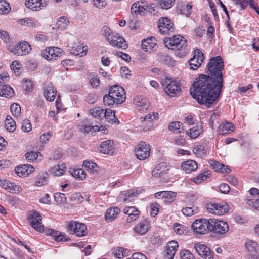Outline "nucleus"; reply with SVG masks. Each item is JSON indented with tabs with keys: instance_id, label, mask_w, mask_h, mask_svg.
<instances>
[{
	"instance_id": "obj_1",
	"label": "nucleus",
	"mask_w": 259,
	"mask_h": 259,
	"mask_svg": "<svg viewBox=\"0 0 259 259\" xmlns=\"http://www.w3.org/2000/svg\"><path fill=\"white\" fill-rule=\"evenodd\" d=\"M208 75L201 74L191 85L190 92L200 104L210 108L220 94L223 83L222 70L224 66H207Z\"/></svg>"
},
{
	"instance_id": "obj_2",
	"label": "nucleus",
	"mask_w": 259,
	"mask_h": 259,
	"mask_svg": "<svg viewBox=\"0 0 259 259\" xmlns=\"http://www.w3.org/2000/svg\"><path fill=\"white\" fill-rule=\"evenodd\" d=\"M163 43L166 47L172 50H183L187 47L186 40L179 35L165 37L163 39Z\"/></svg>"
},
{
	"instance_id": "obj_3",
	"label": "nucleus",
	"mask_w": 259,
	"mask_h": 259,
	"mask_svg": "<svg viewBox=\"0 0 259 259\" xmlns=\"http://www.w3.org/2000/svg\"><path fill=\"white\" fill-rule=\"evenodd\" d=\"M161 84L164 88L165 92L171 96H176L181 91L179 83L176 80L165 76L164 79H161Z\"/></svg>"
},
{
	"instance_id": "obj_4",
	"label": "nucleus",
	"mask_w": 259,
	"mask_h": 259,
	"mask_svg": "<svg viewBox=\"0 0 259 259\" xmlns=\"http://www.w3.org/2000/svg\"><path fill=\"white\" fill-rule=\"evenodd\" d=\"M209 221V231L211 232L217 234H224L229 230V226L226 222L215 219H210Z\"/></svg>"
},
{
	"instance_id": "obj_5",
	"label": "nucleus",
	"mask_w": 259,
	"mask_h": 259,
	"mask_svg": "<svg viewBox=\"0 0 259 259\" xmlns=\"http://www.w3.org/2000/svg\"><path fill=\"white\" fill-rule=\"evenodd\" d=\"M206 207L209 212L219 215H223L229 211L228 205L224 202L218 203H208Z\"/></svg>"
},
{
	"instance_id": "obj_6",
	"label": "nucleus",
	"mask_w": 259,
	"mask_h": 259,
	"mask_svg": "<svg viewBox=\"0 0 259 259\" xmlns=\"http://www.w3.org/2000/svg\"><path fill=\"white\" fill-rule=\"evenodd\" d=\"M63 50L61 48L51 47L45 49L41 53L42 58L48 60L53 61L58 59L62 55Z\"/></svg>"
},
{
	"instance_id": "obj_7",
	"label": "nucleus",
	"mask_w": 259,
	"mask_h": 259,
	"mask_svg": "<svg viewBox=\"0 0 259 259\" xmlns=\"http://www.w3.org/2000/svg\"><path fill=\"white\" fill-rule=\"evenodd\" d=\"M150 145L145 142H140L135 147V153L136 157L141 160H145L150 155Z\"/></svg>"
},
{
	"instance_id": "obj_8",
	"label": "nucleus",
	"mask_w": 259,
	"mask_h": 259,
	"mask_svg": "<svg viewBox=\"0 0 259 259\" xmlns=\"http://www.w3.org/2000/svg\"><path fill=\"white\" fill-rule=\"evenodd\" d=\"M209 220H196L192 224V228L195 232L200 234H203L209 231Z\"/></svg>"
},
{
	"instance_id": "obj_9",
	"label": "nucleus",
	"mask_w": 259,
	"mask_h": 259,
	"mask_svg": "<svg viewBox=\"0 0 259 259\" xmlns=\"http://www.w3.org/2000/svg\"><path fill=\"white\" fill-rule=\"evenodd\" d=\"M158 28L162 34L169 35L174 31V24L166 17H162L159 19Z\"/></svg>"
},
{
	"instance_id": "obj_10",
	"label": "nucleus",
	"mask_w": 259,
	"mask_h": 259,
	"mask_svg": "<svg viewBox=\"0 0 259 259\" xmlns=\"http://www.w3.org/2000/svg\"><path fill=\"white\" fill-rule=\"evenodd\" d=\"M158 116V114L157 113L155 114L154 113H152V114L149 113L144 117H141V130L144 132L151 130L153 127L152 121L154 119H156Z\"/></svg>"
},
{
	"instance_id": "obj_11",
	"label": "nucleus",
	"mask_w": 259,
	"mask_h": 259,
	"mask_svg": "<svg viewBox=\"0 0 259 259\" xmlns=\"http://www.w3.org/2000/svg\"><path fill=\"white\" fill-rule=\"evenodd\" d=\"M194 248L197 253L204 259H214V252L205 244L199 243L195 244Z\"/></svg>"
},
{
	"instance_id": "obj_12",
	"label": "nucleus",
	"mask_w": 259,
	"mask_h": 259,
	"mask_svg": "<svg viewBox=\"0 0 259 259\" xmlns=\"http://www.w3.org/2000/svg\"><path fill=\"white\" fill-rule=\"evenodd\" d=\"M68 230L73 231L78 237L84 236L87 233L86 226L83 223L76 222H69Z\"/></svg>"
},
{
	"instance_id": "obj_13",
	"label": "nucleus",
	"mask_w": 259,
	"mask_h": 259,
	"mask_svg": "<svg viewBox=\"0 0 259 259\" xmlns=\"http://www.w3.org/2000/svg\"><path fill=\"white\" fill-rule=\"evenodd\" d=\"M110 94L116 99L118 103H122L125 100V93L123 88L118 85L110 87L109 90Z\"/></svg>"
},
{
	"instance_id": "obj_14",
	"label": "nucleus",
	"mask_w": 259,
	"mask_h": 259,
	"mask_svg": "<svg viewBox=\"0 0 259 259\" xmlns=\"http://www.w3.org/2000/svg\"><path fill=\"white\" fill-rule=\"evenodd\" d=\"M31 226L36 230L41 231L43 229L40 214L36 211L33 212L28 217Z\"/></svg>"
},
{
	"instance_id": "obj_15",
	"label": "nucleus",
	"mask_w": 259,
	"mask_h": 259,
	"mask_svg": "<svg viewBox=\"0 0 259 259\" xmlns=\"http://www.w3.org/2000/svg\"><path fill=\"white\" fill-rule=\"evenodd\" d=\"M31 50V46L27 42L23 41L14 46L12 52L17 55H25L29 53Z\"/></svg>"
},
{
	"instance_id": "obj_16",
	"label": "nucleus",
	"mask_w": 259,
	"mask_h": 259,
	"mask_svg": "<svg viewBox=\"0 0 259 259\" xmlns=\"http://www.w3.org/2000/svg\"><path fill=\"white\" fill-rule=\"evenodd\" d=\"M25 6L28 8L33 11H38L46 7L48 0H26Z\"/></svg>"
},
{
	"instance_id": "obj_17",
	"label": "nucleus",
	"mask_w": 259,
	"mask_h": 259,
	"mask_svg": "<svg viewBox=\"0 0 259 259\" xmlns=\"http://www.w3.org/2000/svg\"><path fill=\"white\" fill-rule=\"evenodd\" d=\"M57 91L51 82H45L44 84V94L47 100L52 101L56 97Z\"/></svg>"
},
{
	"instance_id": "obj_18",
	"label": "nucleus",
	"mask_w": 259,
	"mask_h": 259,
	"mask_svg": "<svg viewBox=\"0 0 259 259\" xmlns=\"http://www.w3.org/2000/svg\"><path fill=\"white\" fill-rule=\"evenodd\" d=\"M108 42L113 47L122 49H125L127 47V44L126 43L124 39L117 33L112 34V38H111Z\"/></svg>"
},
{
	"instance_id": "obj_19",
	"label": "nucleus",
	"mask_w": 259,
	"mask_h": 259,
	"mask_svg": "<svg viewBox=\"0 0 259 259\" xmlns=\"http://www.w3.org/2000/svg\"><path fill=\"white\" fill-rule=\"evenodd\" d=\"M178 247V243L177 242L175 241L169 242L165 250L166 259H173Z\"/></svg>"
},
{
	"instance_id": "obj_20",
	"label": "nucleus",
	"mask_w": 259,
	"mask_h": 259,
	"mask_svg": "<svg viewBox=\"0 0 259 259\" xmlns=\"http://www.w3.org/2000/svg\"><path fill=\"white\" fill-rule=\"evenodd\" d=\"M1 186L11 193L20 192L21 188L19 185H15L7 180H0Z\"/></svg>"
},
{
	"instance_id": "obj_21",
	"label": "nucleus",
	"mask_w": 259,
	"mask_h": 259,
	"mask_svg": "<svg viewBox=\"0 0 259 259\" xmlns=\"http://www.w3.org/2000/svg\"><path fill=\"white\" fill-rule=\"evenodd\" d=\"M114 143L110 140L103 141L100 145V151L106 154L113 153Z\"/></svg>"
},
{
	"instance_id": "obj_22",
	"label": "nucleus",
	"mask_w": 259,
	"mask_h": 259,
	"mask_svg": "<svg viewBox=\"0 0 259 259\" xmlns=\"http://www.w3.org/2000/svg\"><path fill=\"white\" fill-rule=\"evenodd\" d=\"M168 166L164 162L157 164L152 172V175L154 177H162L167 173L168 170Z\"/></svg>"
},
{
	"instance_id": "obj_23",
	"label": "nucleus",
	"mask_w": 259,
	"mask_h": 259,
	"mask_svg": "<svg viewBox=\"0 0 259 259\" xmlns=\"http://www.w3.org/2000/svg\"><path fill=\"white\" fill-rule=\"evenodd\" d=\"M149 228V222L145 219L140 221L135 227L134 230L137 234L143 235L148 231Z\"/></svg>"
},
{
	"instance_id": "obj_24",
	"label": "nucleus",
	"mask_w": 259,
	"mask_h": 259,
	"mask_svg": "<svg viewBox=\"0 0 259 259\" xmlns=\"http://www.w3.org/2000/svg\"><path fill=\"white\" fill-rule=\"evenodd\" d=\"M181 167L186 173L190 174L195 171L198 168V165L195 161L189 160L183 162L181 164Z\"/></svg>"
},
{
	"instance_id": "obj_25",
	"label": "nucleus",
	"mask_w": 259,
	"mask_h": 259,
	"mask_svg": "<svg viewBox=\"0 0 259 259\" xmlns=\"http://www.w3.org/2000/svg\"><path fill=\"white\" fill-rule=\"evenodd\" d=\"M204 57L203 54L200 51L199 49H196L194 52L193 57L189 60V65H197L195 63H193L194 61L195 62L198 63V65H201L203 62Z\"/></svg>"
},
{
	"instance_id": "obj_26",
	"label": "nucleus",
	"mask_w": 259,
	"mask_h": 259,
	"mask_svg": "<svg viewBox=\"0 0 259 259\" xmlns=\"http://www.w3.org/2000/svg\"><path fill=\"white\" fill-rule=\"evenodd\" d=\"M120 211L117 207L108 208L105 214V219L107 221H113Z\"/></svg>"
},
{
	"instance_id": "obj_27",
	"label": "nucleus",
	"mask_w": 259,
	"mask_h": 259,
	"mask_svg": "<svg viewBox=\"0 0 259 259\" xmlns=\"http://www.w3.org/2000/svg\"><path fill=\"white\" fill-rule=\"evenodd\" d=\"M153 40L155 41V39L154 37H151L150 38H147L142 40L141 43L142 48L146 52H151L156 46V43L153 42Z\"/></svg>"
},
{
	"instance_id": "obj_28",
	"label": "nucleus",
	"mask_w": 259,
	"mask_h": 259,
	"mask_svg": "<svg viewBox=\"0 0 259 259\" xmlns=\"http://www.w3.org/2000/svg\"><path fill=\"white\" fill-rule=\"evenodd\" d=\"M14 94L13 89L9 85L0 84V96L11 97Z\"/></svg>"
},
{
	"instance_id": "obj_29",
	"label": "nucleus",
	"mask_w": 259,
	"mask_h": 259,
	"mask_svg": "<svg viewBox=\"0 0 259 259\" xmlns=\"http://www.w3.org/2000/svg\"><path fill=\"white\" fill-rule=\"evenodd\" d=\"M87 46L83 44L76 45L72 47L71 53L75 55L83 56L85 55L87 51Z\"/></svg>"
},
{
	"instance_id": "obj_30",
	"label": "nucleus",
	"mask_w": 259,
	"mask_h": 259,
	"mask_svg": "<svg viewBox=\"0 0 259 259\" xmlns=\"http://www.w3.org/2000/svg\"><path fill=\"white\" fill-rule=\"evenodd\" d=\"M202 132V125L199 124L189 129L186 134L191 139H195L198 137Z\"/></svg>"
},
{
	"instance_id": "obj_31",
	"label": "nucleus",
	"mask_w": 259,
	"mask_h": 259,
	"mask_svg": "<svg viewBox=\"0 0 259 259\" xmlns=\"http://www.w3.org/2000/svg\"><path fill=\"white\" fill-rule=\"evenodd\" d=\"M134 102L137 106L142 107V110L148 109L149 103L145 98L141 96H136L134 99Z\"/></svg>"
},
{
	"instance_id": "obj_32",
	"label": "nucleus",
	"mask_w": 259,
	"mask_h": 259,
	"mask_svg": "<svg viewBox=\"0 0 259 259\" xmlns=\"http://www.w3.org/2000/svg\"><path fill=\"white\" fill-rule=\"evenodd\" d=\"M69 25V21L66 16H61L58 18L56 22V26L58 29L64 30Z\"/></svg>"
},
{
	"instance_id": "obj_33",
	"label": "nucleus",
	"mask_w": 259,
	"mask_h": 259,
	"mask_svg": "<svg viewBox=\"0 0 259 259\" xmlns=\"http://www.w3.org/2000/svg\"><path fill=\"white\" fill-rule=\"evenodd\" d=\"M183 124L182 122L179 121H173L171 122L168 124V130L176 134L180 133L181 132V129H182Z\"/></svg>"
},
{
	"instance_id": "obj_34",
	"label": "nucleus",
	"mask_w": 259,
	"mask_h": 259,
	"mask_svg": "<svg viewBox=\"0 0 259 259\" xmlns=\"http://www.w3.org/2000/svg\"><path fill=\"white\" fill-rule=\"evenodd\" d=\"M5 126L6 130L10 132H14L16 127L15 121L9 116H7L5 121Z\"/></svg>"
},
{
	"instance_id": "obj_35",
	"label": "nucleus",
	"mask_w": 259,
	"mask_h": 259,
	"mask_svg": "<svg viewBox=\"0 0 259 259\" xmlns=\"http://www.w3.org/2000/svg\"><path fill=\"white\" fill-rule=\"evenodd\" d=\"M193 152L198 157H203L206 155V149L203 145H197L193 149Z\"/></svg>"
},
{
	"instance_id": "obj_36",
	"label": "nucleus",
	"mask_w": 259,
	"mask_h": 259,
	"mask_svg": "<svg viewBox=\"0 0 259 259\" xmlns=\"http://www.w3.org/2000/svg\"><path fill=\"white\" fill-rule=\"evenodd\" d=\"M70 172L73 177L77 179L82 180L85 178V172L81 169L71 168Z\"/></svg>"
},
{
	"instance_id": "obj_37",
	"label": "nucleus",
	"mask_w": 259,
	"mask_h": 259,
	"mask_svg": "<svg viewBox=\"0 0 259 259\" xmlns=\"http://www.w3.org/2000/svg\"><path fill=\"white\" fill-rule=\"evenodd\" d=\"M103 117L108 119L109 121H111L112 122L119 123L118 119L115 117V112L110 109H106L103 113Z\"/></svg>"
},
{
	"instance_id": "obj_38",
	"label": "nucleus",
	"mask_w": 259,
	"mask_h": 259,
	"mask_svg": "<svg viewBox=\"0 0 259 259\" xmlns=\"http://www.w3.org/2000/svg\"><path fill=\"white\" fill-rule=\"evenodd\" d=\"M66 170V166L64 164H61V165H57L54 166L51 169V172L54 176H60L64 174Z\"/></svg>"
},
{
	"instance_id": "obj_39",
	"label": "nucleus",
	"mask_w": 259,
	"mask_h": 259,
	"mask_svg": "<svg viewBox=\"0 0 259 259\" xmlns=\"http://www.w3.org/2000/svg\"><path fill=\"white\" fill-rule=\"evenodd\" d=\"M234 130V126L232 123L226 122L223 125L222 128L219 130V134L221 135H226L230 132H233Z\"/></svg>"
},
{
	"instance_id": "obj_40",
	"label": "nucleus",
	"mask_w": 259,
	"mask_h": 259,
	"mask_svg": "<svg viewBox=\"0 0 259 259\" xmlns=\"http://www.w3.org/2000/svg\"><path fill=\"white\" fill-rule=\"evenodd\" d=\"M48 181V175L47 173L39 174L35 179V184L37 186H41L46 185Z\"/></svg>"
},
{
	"instance_id": "obj_41",
	"label": "nucleus",
	"mask_w": 259,
	"mask_h": 259,
	"mask_svg": "<svg viewBox=\"0 0 259 259\" xmlns=\"http://www.w3.org/2000/svg\"><path fill=\"white\" fill-rule=\"evenodd\" d=\"M103 102L105 105L111 106L114 104H118L119 103L116 102V99L108 92V94L104 95L103 97Z\"/></svg>"
},
{
	"instance_id": "obj_42",
	"label": "nucleus",
	"mask_w": 259,
	"mask_h": 259,
	"mask_svg": "<svg viewBox=\"0 0 259 259\" xmlns=\"http://www.w3.org/2000/svg\"><path fill=\"white\" fill-rule=\"evenodd\" d=\"M25 157L28 161H36L38 158L39 156L41 157L42 155L40 152L30 151L27 152L25 155Z\"/></svg>"
},
{
	"instance_id": "obj_43",
	"label": "nucleus",
	"mask_w": 259,
	"mask_h": 259,
	"mask_svg": "<svg viewBox=\"0 0 259 259\" xmlns=\"http://www.w3.org/2000/svg\"><path fill=\"white\" fill-rule=\"evenodd\" d=\"M21 21V24L32 28L37 27L39 25V23L37 21L28 18L22 19Z\"/></svg>"
},
{
	"instance_id": "obj_44",
	"label": "nucleus",
	"mask_w": 259,
	"mask_h": 259,
	"mask_svg": "<svg viewBox=\"0 0 259 259\" xmlns=\"http://www.w3.org/2000/svg\"><path fill=\"white\" fill-rule=\"evenodd\" d=\"M101 34L104 36L106 40L108 42L111 38H112V34H114L115 33H113L111 30L107 26H104L102 27L101 30Z\"/></svg>"
},
{
	"instance_id": "obj_45",
	"label": "nucleus",
	"mask_w": 259,
	"mask_h": 259,
	"mask_svg": "<svg viewBox=\"0 0 259 259\" xmlns=\"http://www.w3.org/2000/svg\"><path fill=\"white\" fill-rule=\"evenodd\" d=\"M213 166L216 171H219L221 173L227 174L231 171V170L229 168L226 167L224 165L219 162H215Z\"/></svg>"
},
{
	"instance_id": "obj_46",
	"label": "nucleus",
	"mask_w": 259,
	"mask_h": 259,
	"mask_svg": "<svg viewBox=\"0 0 259 259\" xmlns=\"http://www.w3.org/2000/svg\"><path fill=\"white\" fill-rule=\"evenodd\" d=\"M9 4L5 0H0V14H7L10 11Z\"/></svg>"
},
{
	"instance_id": "obj_47",
	"label": "nucleus",
	"mask_w": 259,
	"mask_h": 259,
	"mask_svg": "<svg viewBox=\"0 0 259 259\" xmlns=\"http://www.w3.org/2000/svg\"><path fill=\"white\" fill-rule=\"evenodd\" d=\"M28 167V164H24L21 166H18L15 168V173L19 176H28L27 171L26 169Z\"/></svg>"
},
{
	"instance_id": "obj_48",
	"label": "nucleus",
	"mask_w": 259,
	"mask_h": 259,
	"mask_svg": "<svg viewBox=\"0 0 259 259\" xmlns=\"http://www.w3.org/2000/svg\"><path fill=\"white\" fill-rule=\"evenodd\" d=\"M83 165L86 170L90 172H96L97 171L98 167L97 164L92 161H84Z\"/></svg>"
},
{
	"instance_id": "obj_49",
	"label": "nucleus",
	"mask_w": 259,
	"mask_h": 259,
	"mask_svg": "<svg viewBox=\"0 0 259 259\" xmlns=\"http://www.w3.org/2000/svg\"><path fill=\"white\" fill-rule=\"evenodd\" d=\"M162 197L165 198L168 202H172L175 200L176 193L172 191H162L159 194Z\"/></svg>"
},
{
	"instance_id": "obj_50",
	"label": "nucleus",
	"mask_w": 259,
	"mask_h": 259,
	"mask_svg": "<svg viewBox=\"0 0 259 259\" xmlns=\"http://www.w3.org/2000/svg\"><path fill=\"white\" fill-rule=\"evenodd\" d=\"M54 199L59 204H64L66 202V198L64 194L57 192L54 194Z\"/></svg>"
},
{
	"instance_id": "obj_51",
	"label": "nucleus",
	"mask_w": 259,
	"mask_h": 259,
	"mask_svg": "<svg viewBox=\"0 0 259 259\" xmlns=\"http://www.w3.org/2000/svg\"><path fill=\"white\" fill-rule=\"evenodd\" d=\"M104 109L100 107H96L90 110V113L94 117L101 118L103 114Z\"/></svg>"
},
{
	"instance_id": "obj_52",
	"label": "nucleus",
	"mask_w": 259,
	"mask_h": 259,
	"mask_svg": "<svg viewBox=\"0 0 259 259\" xmlns=\"http://www.w3.org/2000/svg\"><path fill=\"white\" fill-rule=\"evenodd\" d=\"M257 245L256 242L250 241L246 243L245 247L248 251L252 254L256 252Z\"/></svg>"
},
{
	"instance_id": "obj_53",
	"label": "nucleus",
	"mask_w": 259,
	"mask_h": 259,
	"mask_svg": "<svg viewBox=\"0 0 259 259\" xmlns=\"http://www.w3.org/2000/svg\"><path fill=\"white\" fill-rule=\"evenodd\" d=\"M11 111L15 117H18L20 115L21 112V107L17 103H13L10 107Z\"/></svg>"
},
{
	"instance_id": "obj_54",
	"label": "nucleus",
	"mask_w": 259,
	"mask_h": 259,
	"mask_svg": "<svg viewBox=\"0 0 259 259\" xmlns=\"http://www.w3.org/2000/svg\"><path fill=\"white\" fill-rule=\"evenodd\" d=\"M175 0H160L159 4L162 9H168L174 4Z\"/></svg>"
},
{
	"instance_id": "obj_55",
	"label": "nucleus",
	"mask_w": 259,
	"mask_h": 259,
	"mask_svg": "<svg viewBox=\"0 0 259 259\" xmlns=\"http://www.w3.org/2000/svg\"><path fill=\"white\" fill-rule=\"evenodd\" d=\"M182 212L183 214L187 217H190L193 214L197 212V209L196 208L194 209L191 207H186L182 209Z\"/></svg>"
},
{
	"instance_id": "obj_56",
	"label": "nucleus",
	"mask_w": 259,
	"mask_h": 259,
	"mask_svg": "<svg viewBox=\"0 0 259 259\" xmlns=\"http://www.w3.org/2000/svg\"><path fill=\"white\" fill-rule=\"evenodd\" d=\"M160 60L162 63L165 65H171L174 63L172 58L167 54L164 53L161 55Z\"/></svg>"
},
{
	"instance_id": "obj_57",
	"label": "nucleus",
	"mask_w": 259,
	"mask_h": 259,
	"mask_svg": "<svg viewBox=\"0 0 259 259\" xmlns=\"http://www.w3.org/2000/svg\"><path fill=\"white\" fill-rule=\"evenodd\" d=\"M224 62L220 56L211 57L207 65H223Z\"/></svg>"
},
{
	"instance_id": "obj_58",
	"label": "nucleus",
	"mask_w": 259,
	"mask_h": 259,
	"mask_svg": "<svg viewBox=\"0 0 259 259\" xmlns=\"http://www.w3.org/2000/svg\"><path fill=\"white\" fill-rule=\"evenodd\" d=\"M246 203L249 206L259 210V199H254L252 198H247L246 200Z\"/></svg>"
},
{
	"instance_id": "obj_59",
	"label": "nucleus",
	"mask_w": 259,
	"mask_h": 259,
	"mask_svg": "<svg viewBox=\"0 0 259 259\" xmlns=\"http://www.w3.org/2000/svg\"><path fill=\"white\" fill-rule=\"evenodd\" d=\"M138 191L136 189L130 190L126 192L125 194V197L124 198V201H130L131 198L136 197L138 195Z\"/></svg>"
},
{
	"instance_id": "obj_60",
	"label": "nucleus",
	"mask_w": 259,
	"mask_h": 259,
	"mask_svg": "<svg viewBox=\"0 0 259 259\" xmlns=\"http://www.w3.org/2000/svg\"><path fill=\"white\" fill-rule=\"evenodd\" d=\"M21 128L23 131L28 133L32 129V126L30 121L28 119H24L22 124Z\"/></svg>"
},
{
	"instance_id": "obj_61",
	"label": "nucleus",
	"mask_w": 259,
	"mask_h": 259,
	"mask_svg": "<svg viewBox=\"0 0 259 259\" xmlns=\"http://www.w3.org/2000/svg\"><path fill=\"white\" fill-rule=\"evenodd\" d=\"M11 70L14 72V74L16 76H20L22 72H24L25 70L23 67L21 66H10Z\"/></svg>"
},
{
	"instance_id": "obj_62",
	"label": "nucleus",
	"mask_w": 259,
	"mask_h": 259,
	"mask_svg": "<svg viewBox=\"0 0 259 259\" xmlns=\"http://www.w3.org/2000/svg\"><path fill=\"white\" fill-rule=\"evenodd\" d=\"M180 256L182 259H195L194 255L187 250H182Z\"/></svg>"
},
{
	"instance_id": "obj_63",
	"label": "nucleus",
	"mask_w": 259,
	"mask_h": 259,
	"mask_svg": "<svg viewBox=\"0 0 259 259\" xmlns=\"http://www.w3.org/2000/svg\"><path fill=\"white\" fill-rule=\"evenodd\" d=\"M23 86L26 92H30L33 88V84L30 80L24 79Z\"/></svg>"
},
{
	"instance_id": "obj_64",
	"label": "nucleus",
	"mask_w": 259,
	"mask_h": 259,
	"mask_svg": "<svg viewBox=\"0 0 259 259\" xmlns=\"http://www.w3.org/2000/svg\"><path fill=\"white\" fill-rule=\"evenodd\" d=\"M0 38L6 43L10 42V38L8 33L5 31L0 30Z\"/></svg>"
}]
</instances>
